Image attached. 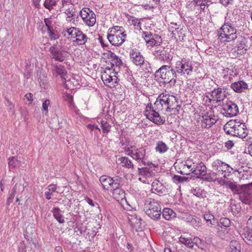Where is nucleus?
I'll list each match as a JSON object with an SVG mask.
<instances>
[{"label":"nucleus","mask_w":252,"mask_h":252,"mask_svg":"<svg viewBox=\"0 0 252 252\" xmlns=\"http://www.w3.org/2000/svg\"><path fill=\"white\" fill-rule=\"evenodd\" d=\"M177 103V99L175 96L161 94L157 98L154 106L151 103L147 104L145 110V115L147 118L155 124L158 125L164 124L165 120L160 116L159 112L163 113L178 112L180 105Z\"/></svg>","instance_id":"obj_1"},{"label":"nucleus","mask_w":252,"mask_h":252,"mask_svg":"<svg viewBox=\"0 0 252 252\" xmlns=\"http://www.w3.org/2000/svg\"><path fill=\"white\" fill-rule=\"evenodd\" d=\"M224 131L228 134L241 138H245L248 134V130L244 123L237 120L228 121L223 126Z\"/></svg>","instance_id":"obj_2"},{"label":"nucleus","mask_w":252,"mask_h":252,"mask_svg":"<svg viewBox=\"0 0 252 252\" xmlns=\"http://www.w3.org/2000/svg\"><path fill=\"white\" fill-rule=\"evenodd\" d=\"M219 39L222 42H231L238 37L237 29L229 19L225 18L223 25L218 31Z\"/></svg>","instance_id":"obj_3"},{"label":"nucleus","mask_w":252,"mask_h":252,"mask_svg":"<svg viewBox=\"0 0 252 252\" xmlns=\"http://www.w3.org/2000/svg\"><path fill=\"white\" fill-rule=\"evenodd\" d=\"M155 75L156 77L161 78L164 84H175L178 77L175 68L168 65H162L156 71Z\"/></svg>","instance_id":"obj_4"},{"label":"nucleus","mask_w":252,"mask_h":252,"mask_svg":"<svg viewBox=\"0 0 252 252\" xmlns=\"http://www.w3.org/2000/svg\"><path fill=\"white\" fill-rule=\"evenodd\" d=\"M161 208L158 202L152 198L145 201L144 210L146 214L151 219L157 220L160 218Z\"/></svg>","instance_id":"obj_5"},{"label":"nucleus","mask_w":252,"mask_h":252,"mask_svg":"<svg viewBox=\"0 0 252 252\" xmlns=\"http://www.w3.org/2000/svg\"><path fill=\"white\" fill-rule=\"evenodd\" d=\"M212 168L213 175H222L224 178L229 177L231 174L233 169L229 165L218 159L212 162Z\"/></svg>","instance_id":"obj_6"},{"label":"nucleus","mask_w":252,"mask_h":252,"mask_svg":"<svg viewBox=\"0 0 252 252\" xmlns=\"http://www.w3.org/2000/svg\"><path fill=\"white\" fill-rule=\"evenodd\" d=\"M175 68L178 76L186 74L189 76L191 74L193 68L191 61L183 58L176 63Z\"/></svg>","instance_id":"obj_7"},{"label":"nucleus","mask_w":252,"mask_h":252,"mask_svg":"<svg viewBox=\"0 0 252 252\" xmlns=\"http://www.w3.org/2000/svg\"><path fill=\"white\" fill-rule=\"evenodd\" d=\"M226 90L227 88L224 87L215 88L211 94L212 98H209V102L215 105V107H217V104L218 106L220 105L221 102L226 97Z\"/></svg>","instance_id":"obj_8"},{"label":"nucleus","mask_w":252,"mask_h":252,"mask_svg":"<svg viewBox=\"0 0 252 252\" xmlns=\"http://www.w3.org/2000/svg\"><path fill=\"white\" fill-rule=\"evenodd\" d=\"M155 59L164 63L170 62L173 58L171 49L168 47H157L153 53Z\"/></svg>","instance_id":"obj_9"},{"label":"nucleus","mask_w":252,"mask_h":252,"mask_svg":"<svg viewBox=\"0 0 252 252\" xmlns=\"http://www.w3.org/2000/svg\"><path fill=\"white\" fill-rule=\"evenodd\" d=\"M121 178L116 176L111 178L107 175H102L99 178V181L101 183L104 189L106 190H112L114 188L120 186V180Z\"/></svg>","instance_id":"obj_10"},{"label":"nucleus","mask_w":252,"mask_h":252,"mask_svg":"<svg viewBox=\"0 0 252 252\" xmlns=\"http://www.w3.org/2000/svg\"><path fill=\"white\" fill-rule=\"evenodd\" d=\"M80 15L84 23L89 27L93 26L96 22L95 14L89 8H83L80 11Z\"/></svg>","instance_id":"obj_11"},{"label":"nucleus","mask_w":252,"mask_h":252,"mask_svg":"<svg viewBox=\"0 0 252 252\" xmlns=\"http://www.w3.org/2000/svg\"><path fill=\"white\" fill-rule=\"evenodd\" d=\"M222 111L221 113L227 117L235 116L239 113V109L237 105L231 100L227 101L222 105Z\"/></svg>","instance_id":"obj_12"},{"label":"nucleus","mask_w":252,"mask_h":252,"mask_svg":"<svg viewBox=\"0 0 252 252\" xmlns=\"http://www.w3.org/2000/svg\"><path fill=\"white\" fill-rule=\"evenodd\" d=\"M147 46H158L161 43V37L150 32H143L142 34Z\"/></svg>","instance_id":"obj_13"},{"label":"nucleus","mask_w":252,"mask_h":252,"mask_svg":"<svg viewBox=\"0 0 252 252\" xmlns=\"http://www.w3.org/2000/svg\"><path fill=\"white\" fill-rule=\"evenodd\" d=\"M108 58L111 61L110 67L108 66L106 69L109 71L112 70L113 73L117 74L123 65L122 60L114 53L111 52L108 54Z\"/></svg>","instance_id":"obj_14"},{"label":"nucleus","mask_w":252,"mask_h":252,"mask_svg":"<svg viewBox=\"0 0 252 252\" xmlns=\"http://www.w3.org/2000/svg\"><path fill=\"white\" fill-rule=\"evenodd\" d=\"M134 154V159L138 162H141L144 165H153L154 167H156L152 162L145 161L146 157V149L145 147H141L135 149Z\"/></svg>","instance_id":"obj_15"},{"label":"nucleus","mask_w":252,"mask_h":252,"mask_svg":"<svg viewBox=\"0 0 252 252\" xmlns=\"http://www.w3.org/2000/svg\"><path fill=\"white\" fill-rule=\"evenodd\" d=\"M52 59L56 61L62 62L67 56L66 52L63 50H61L57 45H53L49 49Z\"/></svg>","instance_id":"obj_16"},{"label":"nucleus","mask_w":252,"mask_h":252,"mask_svg":"<svg viewBox=\"0 0 252 252\" xmlns=\"http://www.w3.org/2000/svg\"><path fill=\"white\" fill-rule=\"evenodd\" d=\"M131 62L135 65L141 66L145 62V58L142 53L136 48L131 49L129 52Z\"/></svg>","instance_id":"obj_17"},{"label":"nucleus","mask_w":252,"mask_h":252,"mask_svg":"<svg viewBox=\"0 0 252 252\" xmlns=\"http://www.w3.org/2000/svg\"><path fill=\"white\" fill-rule=\"evenodd\" d=\"M240 200L245 204H249L252 200V194L250 189L246 185L241 186L238 192Z\"/></svg>","instance_id":"obj_18"},{"label":"nucleus","mask_w":252,"mask_h":252,"mask_svg":"<svg viewBox=\"0 0 252 252\" xmlns=\"http://www.w3.org/2000/svg\"><path fill=\"white\" fill-rule=\"evenodd\" d=\"M214 115H210L208 112L202 114L201 126L202 128H209L217 122Z\"/></svg>","instance_id":"obj_19"},{"label":"nucleus","mask_w":252,"mask_h":252,"mask_svg":"<svg viewBox=\"0 0 252 252\" xmlns=\"http://www.w3.org/2000/svg\"><path fill=\"white\" fill-rule=\"evenodd\" d=\"M126 34H107V38L112 45L115 46H121L125 41Z\"/></svg>","instance_id":"obj_20"},{"label":"nucleus","mask_w":252,"mask_h":252,"mask_svg":"<svg viewBox=\"0 0 252 252\" xmlns=\"http://www.w3.org/2000/svg\"><path fill=\"white\" fill-rule=\"evenodd\" d=\"M152 192L159 196L165 195L167 193V189L163 184L158 179H155L152 184Z\"/></svg>","instance_id":"obj_21"},{"label":"nucleus","mask_w":252,"mask_h":252,"mask_svg":"<svg viewBox=\"0 0 252 252\" xmlns=\"http://www.w3.org/2000/svg\"><path fill=\"white\" fill-rule=\"evenodd\" d=\"M80 77L78 75H73L70 79L64 82V86L66 89L73 90L74 87L77 88L80 86Z\"/></svg>","instance_id":"obj_22"},{"label":"nucleus","mask_w":252,"mask_h":252,"mask_svg":"<svg viewBox=\"0 0 252 252\" xmlns=\"http://www.w3.org/2000/svg\"><path fill=\"white\" fill-rule=\"evenodd\" d=\"M230 87L235 92L240 93L247 89L248 85L246 82L242 80L232 83Z\"/></svg>","instance_id":"obj_23"},{"label":"nucleus","mask_w":252,"mask_h":252,"mask_svg":"<svg viewBox=\"0 0 252 252\" xmlns=\"http://www.w3.org/2000/svg\"><path fill=\"white\" fill-rule=\"evenodd\" d=\"M77 31L74 38L75 39L73 42L78 45H83L87 42L89 38L87 35L84 33L79 28Z\"/></svg>","instance_id":"obj_24"},{"label":"nucleus","mask_w":252,"mask_h":252,"mask_svg":"<svg viewBox=\"0 0 252 252\" xmlns=\"http://www.w3.org/2000/svg\"><path fill=\"white\" fill-rule=\"evenodd\" d=\"M114 188L112 195L113 197L118 201H122L125 199V192L124 189L120 188V186Z\"/></svg>","instance_id":"obj_25"},{"label":"nucleus","mask_w":252,"mask_h":252,"mask_svg":"<svg viewBox=\"0 0 252 252\" xmlns=\"http://www.w3.org/2000/svg\"><path fill=\"white\" fill-rule=\"evenodd\" d=\"M204 219L205 220L207 225L210 227H215L216 223H218L217 219L215 218L214 215L210 212H206L204 214Z\"/></svg>","instance_id":"obj_26"},{"label":"nucleus","mask_w":252,"mask_h":252,"mask_svg":"<svg viewBox=\"0 0 252 252\" xmlns=\"http://www.w3.org/2000/svg\"><path fill=\"white\" fill-rule=\"evenodd\" d=\"M129 221L132 227L136 230L141 228L142 219L136 215H131L128 218Z\"/></svg>","instance_id":"obj_27"},{"label":"nucleus","mask_w":252,"mask_h":252,"mask_svg":"<svg viewBox=\"0 0 252 252\" xmlns=\"http://www.w3.org/2000/svg\"><path fill=\"white\" fill-rule=\"evenodd\" d=\"M241 237L247 244L252 245V230L251 229L245 227Z\"/></svg>","instance_id":"obj_28"},{"label":"nucleus","mask_w":252,"mask_h":252,"mask_svg":"<svg viewBox=\"0 0 252 252\" xmlns=\"http://www.w3.org/2000/svg\"><path fill=\"white\" fill-rule=\"evenodd\" d=\"M52 213L55 219L60 223H63L65 222L63 212L58 207L53 209Z\"/></svg>","instance_id":"obj_29"},{"label":"nucleus","mask_w":252,"mask_h":252,"mask_svg":"<svg viewBox=\"0 0 252 252\" xmlns=\"http://www.w3.org/2000/svg\"><path fill=\"white\" fill-rule=\"evenodd\" d=\"M195 174L197 178H200L202 176L207 175V167L202 161L200 162V164L197 166L195 170Z\"/></svg>","instance_id":"obj_30"},{"label":"nucleus","mask_w":252,"mask_h":252,"mask_svg":"<svg viewBox=\"0 0 252 252\" xmlns=\"http://www.w3.org/2000/svg\"><path fill=\"white\" fill-rule=\"evenodd\" d=\"M120 164L124 167L128 169H133L134 165L131 160L127 157H122L119 158Z\"/></svg>","instance_id":"obj_31"},{"label":"nucleus","mask_w":252,"mask_h":252,"mask_svg":"<svg viewBox=\"0 0 252 252\" xmlns=\"http://www.w3.org/2000/svg\"><path fill=\"white\" fill-rule=\"evenodd\" d=\"M161 214L163 217L166 220H170L174 218L176 215L172 209L168 208H164Z\"/></svg>","instance_id":"obj_32"},{"label":"nucleus","mask_w":252,"mask_h":252,"mask_svg":"<svg viewBox=\"0 0 252 252\" xmlns=\"http://www.w3.org/2000/svg\"><path fill=\"white\" fill-rule=\"evenodd\" d=\"M156 151L160 154L165 153L168 150L167 145L162 141H158L156 143Z\"/></svg>","instance_id":"obj_33"},{"label":"nucleus","mask_w":252,"mask_h":252,"mask_svg":"<svg viewBox=\"0 0 252 252\" xmlns=\"http://www.w3.org/2000/svg\"><path fill=\"white\" fill-rule=\"evenodd\" d=\"M149 167H138V174L140 175H142L144 176L149 177L151 175L152 173V170L151 169L152 166L154 167L153 165L149 166Z\"/></svg>","instance_id":"obj_34"},{"label":"nucleus","mask_w":252,"mask_h":252,"mask_svg":"<svg viewBox=\"0 0 252 252\" xmlns=\"http://www.w3.org/2000/svg\"><path fill=\"white\" fill-rule=\"evenodd\" d=\"M55 70L56 73L60 75L62 79L66 80L65 77L66 75L67 71L63 66L62 65H56Z\"/></svg>","instance_id":"obj_35"},{"label":"nucleus","mask_w":252,"mask_h":252,"mask_svg":"<svg viewBox=\"0 0 252 252\" xmlns=\"http://www.w3.org/2000/svg\"><path fill=\"white\" fill-rule=\"evenodd\" d=\"M126 34V32L124 31V29L122 27L120 26H114L109 29L107 34Z\"/></svg>","instance_id":"obj_36"},{"label":"nucleus","mask_w":252,"mask_h":252,"mask_svg":"<svg viewBox=\"0 0 252 252\" xmlns=\"http://www.w3.org/2000/svg\"><path fill=\"white\" fill-rule=\"evenodd\" d=\"M212 3L211 0H193V4L195 6H199L201 10H204L205 8L206 3Z\"/></svg>","instance_id":"obj_37"},{"label":"nucleus","mask_w":252,"mask_h":252,"mask_svg":"<svg viewBox=\"0 0 252 252\" xmlns=\"http://www.w3.org/2000/svg\"><path fill=\"white\" fill-rule=\"evenodd\" d=\"M187 220L194 227H198L201 225V220L197 217H193L192 216H189L187 218Z\"/></svg>","instance_id":"obj_38"},{"label":"nucleus","mask_w":252,"mask_h":252,"mask_svg":"<svg viewBox=\"0 0 252 252\" xmlns=\"http://www.w3.org/2000/svg\"><path fill=\"white\" fill-rule=\"evenodd\" d=\"M57 0H45L43 6L46 9L51 11L57 5Z\"/></svg>","instance_id":"obj_39"},{"label":"nucleus","mask_w":252,"mask_h":252,"mask_svg":"<svg viewBox=\"0 0 252 252\" xmlns=\"http://www.w3.org/2000/svg\"><path fill=\"white\" fill-rule=\"evenodd\" d=\"M21 164L20 160L14 157H10L8 159V166L10 169L19 167Z\"/></svg>","instance_id":"obj_40"},{"label":"nucleus","mask_w":252,"mask_h":252,"mask_svg":"<svg viewBox=\"0 0 252 252\" xmlns=\"http://www.w3.org/2000/svg\"><path fill=\"white\" fill-rule=\"evenodd\" d=\"M239 171L238 177L242 180H246L250 178L251 176V171L249 170H244L241 167Z\"/></svg>","instance_id":"obj_41"},{"label":"nucleus","mask_w":252,"mask_h":252,"mask_svg":"<svg viewBox=\"0 0 252 252\" xmlns=\"http://www.w3.org/2000/svg\"><path fill=\"white\" fill-rule=\"evenodd\" d=\"M226 187L230 189L234 194H237L241 186L237 185L236 182L229 181Z\"/></svg>","instance_id":"obj_42"},{"label":"nucleus","mask_w":252,"mask_h":252,"mask_svg":"<svg viewBox=\"0 0 252 252\" xmlns=\"http://www.w3.org/2000/svg\"><path fill=\"white\" fill-rule=\"evenodd\" d=\"M195 245L199 249L204 250L205 245L202 243V240L198 237H194L192 238V247Z\"/></svg>","instance_id":"obj_43"},{"label":"nucleus","mask_w":252,"mask_h":252,"mask_svg":"<svg viewBox=\"0 0 252 252\" xmlns=\"http://www.w3.org/2000/svg\"><path fill=\"white\" fill-rule=\"evenodd\" d=\"M179 241L188 247L192 248V238H185L181 236L179 238Z\"/></svg>","instance_id":"obj_44"},{"label":"nucleus","mask_w":252,"mask_h":252,"mask_svg":"<svg viewBox=\"0 0 252 252\" xmlns=\"http://www.w3.org/2000/svg\"><path fill=\"white\" fill-rule=\"evenodd\" d=\"M16 186L17 184H15L11 190V192L9 195V196L7 199L6 205L7 206H9L10 203H12L13 201L14 198L16 193Z\"/></svg>","instance_id":"obj_45"},{"label":"nucleus","mask_w":252,"mask_h":252,"mask_svg":"<svg viewBox=\"0 0 252 252\" xmlns=\"http://www.w3.org/2000/svg\"><path fill=\"white\" fill-rule=\"evenodd\" d=\"M113 76L112 75L109 74L105 72L102 75L101 78L105 84H109L113 82Z\"/></svg>","instance_id":"obj_46"},{"label":"nucleus","mask_w":252,"mask_h":252,"mask_svg":"<svg viewBox=\"0 0 252 252\" xmlns=\"http://www.w3.org/2000/svg\"><path fill=\"white\" fill-rule=\"evenodd\" d=\"M172 180L174 183L179 184L187 182L188 180V178L184 176H181L179 175H174L172 177Z\"/></svg>","instance_id":"obj_47"},{"label":"nucleus","mask_w":252,"mask_h":252,"mask_svg":"<svg viewBox=\"0 0 252 252\" xmlns=\"http://www.w3.org/2000/svg\"><path fill=\"white\" fill-rule=\"evenodd\" d=\"M231 252H240L241 246L240 244L237 241H231L230 243Z\"/></svg>","instance_id":"obj_48"},{"label":"nucleus","mask_w":252,"mask_h":252,"mask_svg":"<svg viewBox=\"0 0 252 252\" xmlns=\"http://www.w3.org/2000/svg\"><path fill=\"white\" fill-rule=\"evenodd\" d=\"M78 29V28L76 27H71L70 28L66 29L65 30V32H66L69 35H70L71 38H74Z\"/></svg>","instance_id":"obj_49"},{"label":"nucleus","mask_w":252,"mask_h":252,"mask_svg":"<svg viewBox=\"0 0 252 252\" xmlns=\"http://www.w3.org/2000/svg\"><path fill=\"white\" fill-rule=\"evenodd\" d=\"M101 127L102 129V132L104 133H107L110 131V125L107 122L104 121H101Z\"/></svg>","instance_id":"obj_50"},{"label":"nucleus","mask_w":252,"mask_h":252,"mask_svg":"<svg viewBox=\"0 0 252 252\" xmlns=\"http://www.w3.org/2000/svg\"><path fill=\"white\" fill-rule=\"evenodd\" d=\"M75 9L72 4H68V7L66 9L65 13L68 15V18H70L74 15Z\"/></svg>","instance_id":"obj_51"},{"label":"nucleus","mask_w":252,"mask_h":252,"mask_svg":"<svg viewBox=\"0 0 252 252\" xmlns=\"http://www.w3.org/2000/svg\"><path fill=\"white\" fill-rule=\"evenodd\" d=\"M48 35L51 40H56L59 38L58 33L55 32L53 29L47 30Z\"/></svg>","instance_id":"obj_52"},{"label":"nucleus","mask_w":252,"mask_h":252,"mask_svg":"<svg viewBox=\"0 0 252 252\" xmlns=\"http://www.w3.org/2000/svg\"><path fill=\"white\" fill-rule=\"evenodd\" d=\"M220 223L225 227L230 226L231 224L230 220L227 218H222L220 219Z\"/></svg>","instance_id":"obj_53"},{"label":"nucleus","mask_w":252,"mask_h":252,"mask_svg":"<svg viewBox=\"0 0 252 252\" xmlns=\"http://www.w3.org/2000/svg\"><path fill=\"white\" fill-rule=\"evenodd\" d=\"M212 173L211 174H209L206 175L207 176L204 178V180L205 181H208V182H215L217 180V175L215 174L213 175V172L212 171Z\"/></svg>","instance_id":"obj_54"},{"label":"nucleus","mask_w":252,"mask_h":252,"mask_svg":"<svg viewBox=\"0 0 252 252\" xmlns=\"http://www.w3.org/2000/svg\"><path fill=\"white\" fill-rule=\"evenodd\" d=\"M191 193H192L193 195H195L197 197H199L203 196V192L199 188L193 189H191Z\"/></svg>","instance_id":"obj_55"},{"label":"nucleus","mask_w":252,"mask_h":252,"mask_svg":"<svg viewBox=\"0 0 252 252\" xmlns=\"http://www.w3.org/2000/svg\"><path fill=\"white\" fill-rule=\"evenodd\" d=\"M44 22L46 27H47V30L53 29L52 25V21H51V18H45Z\"/></svg>","instance_id":"obj_56"},{"label":"nucleus","mask_w":252,"mask_h":252,"mask_svg":"<svg viewBox=\"0 0 252 252\" xmlns=\"http://www.w3.org/2000/svg\"><path fill=\"white\" fill-rule=\"evenodd\" d=\"M219 3L224 7H227L229 5H232L234 0H219Z\"/></svg>","instance_id":"obj_57"},{"label":"nucleus","mask_w":252,"mask_h":252,"mask_svg":"<svg viewBox=\"0 0 252 252\" xmlns=\"http://www.w3.org/2000/svg\"><path fill=\"white\" fill-rule=\"evenodd\" d=\"M50 104V100L49 99L45 100L42 103V110L45 111V114L48 113V108Z\"/></svg>","instance_id":"obj_58"},{"label":"nucleus","mask_w":252,"mask_h":252,"mask_svg":"<svg viewBox=\"0 0 252 252\" xmlns=\"http://www.w3.org/2000/svg\"><path fill=\"white\" fill-rule=\"evenodd\" d=\"M131 24L133 25L134 26H136L137 27H140L141 26V22L139 20L135 18L131 17Z\"/></svg>","instance_id":"obj_59"},{"label":"nucleus","mask_w":252,"mask_h":252,"mask_svg":"<svg viewBox=\"0 0 252 252\" xmlns=\"http://www.w3.org/2000/svg\"><path fill=\"white\" fill-rule=\"evenodd\" d=\"M201 161L198 160V161H195L194 162H192V168L190 169V171L192 173H195V170L196 169L197 166H198V164H200V162Z\"/></svg>","instance_id":"obj_60"},{"label":"nucleus","mask_w":252,"mask_h":252,"mask_svg":"<svg viewBox=\"0 0 252 252\" xmlns=\"http://www.w3.org/2000/svg\"><path fill=\"white\" fill-rule=\"evenodd\" d=\"M233 69H230L229 68H225L223 69V73H224V75H229L230 76L233 75Z\"/></svg>","instance_id":"obj_61"},{"label":"nucleus","mask_w":252,"mask_h":252,"mask_svg":"<svg viewBox=\"0 0 252 252\" xmlns=\"http://www.w3.org/2000/svg\"><path fill=\"white\" fill-rule=\"evenodd\" d=\"M225 147L227 150L231 149L234 146V143L231 140H228L225 142Z\"/></svg>","instance_id":"obj_62"},{"label":"nucleus","mask_w":252,"mask_h":252,"mask_svg":"<svg viewBox=\"0 0 252 252\" xmlns=\"http://www.w3.org/2000/svg\"><path fill=\"white\" fill-rule=\"evenodd\" d=\"M217 181L219 183V184L227 187L229 181L225 180L222 178L219 179L217 178Z\"/></svg>","instance_id":"obj_63"},{"label":"nucleus","mask_w":252,"mask_h":252,"mask_svg":"<svg viewBox=\"0 0 252 252\" xmlns=\"http://www.w3.org/2000/svg\"><path fill=\"white\" fill-rule=\"evenodd\" d=\"M246 227L252 230V216L250 217L248 220Z\"/></svg>","instance_id":"obj_64"}]
</instances>
